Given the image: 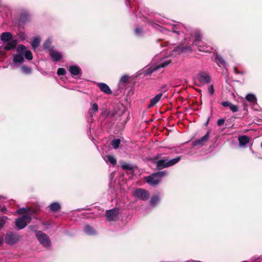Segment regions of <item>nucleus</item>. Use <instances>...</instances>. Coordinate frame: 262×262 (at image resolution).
<instances>
[{"label":"nucleus","instance_id":"obj_1","mask_svg":"<svg viewBox=\"0 0 262 262\" xmlns=\"http://www.w3.org/2000/svg\"><path fill=\"white\" fill-rule=\"evenodd\" d=\"M191 37L195 38L192 44L188 42L187 39L186 38L182 45L176 47L171 51V56H175L181 53L189 52L192 51V46L193 45L197 46L200 51L208 52L211 50L212 48L210 46H207L201 41V34L199 31L195 32L194 34L191 35Z\"/></svg>","mask_w":262,"mask_h":262},{"label":"nucleus","instance_id":"obj_2","mask_svg":"<svg viewBox=\"0 0 262 262\" xmlns=\"http://www.w3.org/2000/svg\"><path fill=\"white\" fill-rule=\"evenodd\" d=\"M149 24L155 28L159 27V29L164 33H167L168 32L171 31L172 32L175 33L178 35L180 34L181 31L179 30L180 29V28L182 27V25L180 24H166V27L164 28L160 27L159 25L150 21H149Z\"/></svg>","mask_w":262,"mask_h":262},{"label":"nucleus","instance_id":"obj_3","mask_svg":"<svg viewBox=\"0 0 262 262\" xmlns=\"http://www.w3.org/2000/svg\"><path fill=\"white\" fill-rule=\"evenodd\" d=\"M167 174L166 171H161L154 173L146 178V182L152 186L158 185L161 179Z\"/></svg>","mask_w":262,"mask_h":262},{"label":"nucleus","instance_id":"obj_4","mask_svg":"<svg viewBox=\"0 0 262 262\" xmlns=\"http://www.w3.org/2000/svg\"><path fill=\"white\" fill-rule=\"evenodd\" d=\"M180 159V157H178L170 160H168L167 159H160L156 162L157 168L158 169H162L165 168L172 166L178 163Z\"/></svg>","mask_w":262,"mask_h":262},{"label":"nucleus","instance_id":"obj_5","mask_svg":"<svg viewBox=\"0 0 262 262\" xmlns=\"http://www.w3.org/2000/svg\"><path fill=\"white\" fill-rule=\"evenodd\" d=\"M12 35L10 32H5L1 34V39L2 41L4 42L9 41V42L4 47L5 50H10L15 47L16 42L15 40H12Z\"/></svg>","mask_w":262,"mask_h":262},{"label":"nucleus","instance_id":"obj_6","mask_svg":"<svg viewBox=\"0 0 262 262\" xmlns=\"http://www.w3.org/2000/svg\"><path fill=\"white\" fill-rule=\"evenodd\" d=\"M31 221V217L29 215H25L18 217L15 221V225L18 229L24 228Z\"/></svg>","mask_w":262,"mask_h":262},{"label":"nucleus","instance_id":"obj_7","mask_svg":"<svg viewBox=\"0 0 262 262\" xmlns=\"http://www.w3.org/2000/svg\"><path fill=\"white\" fill-rule=\"evenodd\" d=\"M36 236L39 243L45 247H48L51 246V242L49 236L42 231H37L36 232Z\"/></svg>","mask_w":262,"mask_h":262},{"label":"nucleus","instance_id":"obj_8","mask_svg":"<svg viewBox=\"0 0 262 262\" xmlns=\"http://www.w3.org/2000/svg\"><path fill=\"white\" fill-rule=\"evenodd\" d=\"M133 195L135 198L144 201L147 200L150 195L148 191L142 188L135 189L134 191Z\"/></svg>","mask_w":262,"mask_h":262},{"label":"nucleus","instance_id":"obj_9","mask_svg":"<svg viewBox=\"0 0 262 262\" xmlns=\"http://www.w3.org/2000/svg\"><path fill=\"white\" fill-rule=\"evenodd\" d=\"M170 62V60L168 59L167 57L162 58L159 61V63L154 68L150 69L149 73H152L154 71L157 70L161 68H164L168 65Z\"/></svg>","mask_w":262,"mask_h":262},{"label":"nucleus","instance_id":"obj_10","mask_svg":"<svg viewBox=\"0 0 262 262\" xmlns=\"http://www.w3.org/2000/svg\"><path fill=\"white\" fill-rule=\"evenodd\" d=\"M19 239V236L17 234L12 233H9L6 234L5 237V242L9 245H13Z\"/></svg>","mask_w":262,"mask_h":262},{"label":"nucleus","instance_id":"obj_11","mask_svg":"<svg viewBox=\"0 0 262 262\" xmlns=\"http://www.w3.org/2000/svg\"><path fill=\"white\" fill-rule=\"evenodd\" d=\"M69 71L72 75V77L80 76L82 74V70L77 65H73L69 66Z\"/></svg>","mask_w":262,"mask_h":262},{"label":"nucleus","instance_id":"obj_12","mask_svg":"<svg viewBox=\"0 0 262 262\" xmlns=\"http://www.w3.org/2000/svg\"><path fill=\"white\" fill-rule=\"evenodd\" d=\"M119 213V210L117 208H114L113 209L107 210L106 212V215L108 221L115 220Z\"/></svg>","mask_w":262,"mask_h":262},{"label":"nucleus","instance_id":"obj_13","mask_svg":"<svg viewBox=\"0 0 262 262\" xmlns=\"http://www.w3.org/2000/svg\"><path fill=\"white\" fill-rule=\"evenodd\" d=\"M198 80L202 84H206L210 82V78L207 73L204 72H201L198 74Z\"/></svg>","mask_w":262,"mask_h":262},{"label":"nucleus","instance_id":"obj_14","mask_svg":"<svg viewBox=\"0 0 262 262\" xmlns=\"http://www.w3.org/2000/svg\"><path fill=\"white\" fill-rule=\"evenodd\" d=\"M49 54L54 61H58L62 57V54L56 50H51Z\"/></svg>","mask_w":262,"mask_h":262},{"label":"nucleus","instance_id":"obj_15","mask_svg":"<svg viewBox=\"0 0 262 262\" xmlns=\"http://www.w3.org/2000/svg\"><path fill=\"white\" fill-rule=\"evenodd\" d=\"M163 96V93H160L157 95H156L154 97L151 99L150 103L148 105V108H151L154 106L156 105L161 99L162 97Z\"/></svg>","mask_w":262,"mask_h":262},{"label":"nucleus","instance_id":"obj_16","mask_svg":"<svg viewBox=\"0 0 262 262\" xmlns=\"http://www.w3.org/2000/svg\"><path fill=\"white\" fill-rule=\"evenodd\" d=\"M238 140L239 142V146L245 148L246 147V145L249 143L250 138L247 136L243 135L239 137L238 138Z\"/></svg>","mask_w":262,"mask_h":262},{"label":"nucleus","instance_id":"obj_17","mask_svg":"<svg viewBox=\"0 0 262 262\" xmlns=\"http://www.w3.org/2000/svg\"><path fill=\"white\" fill-rule=\"evenodd\" d=\"M98 106L96 103H91V108L88 111V116L92 118L94 115L98 112Z\"/></svg>","mask_w":262,"mask_h":262},{"label":"nucleus","instance_id":"obj_18","mask_svg":"<svg viewBox=\"0 0 262 262\" xmlns=\"http://www.w3.org/2000/svg\"><path fill=\"white\" fill-rule=\"evenodd\" d=\"M209 138V134L208 132L204 136L201 138L196 140L193 142L194 146H197L199 145H203Z\"/></svg>","mask_w":262,"mask_h":262},{"label":"nucleus","instance_id":"obj_19","mask_svg":"<svg viewBox=\"0 0 262 262\" xmlns=\"http://www.w3.org/2000/svg\"><path fill=\"white\" fill-rule=\"evenodd\" d=\"M98 86L101 91L107 94H112V92L110 87L104 83H99Z\"/></svg>","mask_w":262,"mask_h":262},{"label":"nucleus","instance_id":"obj_20","mask_svg":"<svg viewBox=\"0 0 262 262\" xmlns=\"http://www.w3.org/2000/svg\"><path fill=\"white\" fill-rule=\"evenodd\" d=\"M160 194H156L151 197L150 201V205L152 207L156 206L160 201Z\"/></svg>","mask_w":262,"mask_h":262},{"label":"nucleus","instance_id":"obj_21","mask_svg":"<svg viewBox=\"0 0 262 262\" xmlns=\"http://www.w3.org/2000/svg\"><path fill=\"white\" fill-rule=\"evenodd\" d=\"M104 160L106 162H110L111 164L115 165L117 163V161L115 158L111 155L106 156L104 158Z\"/></svg>","mask_w":262,"mask_h":262},{"label":"nucleus","instance_id":"obj_22","mask_svg":"<svg viewBox=\"0 0 262 262\" xmlns=\"http://www.w3.org/2000/svg\"><path fill=\"white\" fill-rule=\"evenodd\" d=\"M246 100L251 103H255L257 99L255 95L253 94L249 93L246 96Z\"/></svg>","mask_w":262,"mask_h":262},{"label":"nucleus","instance_id":"obj_23","mask_svg":"<svg viewBox=\"0 0 262 262\" xmlns=\"http://www.w3.org/2000/svg\"><path fill=\"white\" fill-rule=\"evenodd\" d=\"M24 59L23 55L16 54L14 56L13 61L15 63H21L24 62Z\"/></svg>","mask_w":262,"mask_h":262},{"label":"nucleus","instance_id":"obj_24","mask_svg":"<svg viewBox=\"0 0 262 262\" xmlns=\"http://www.w3.org/2000/svg\"><path fill=\"white\" fill-rule=\"evenodd\" d=\"M84 230V232L89 235H94L96 233L95 230L89 225H86Z\"/></svg>","mask_w":262,"mask_h":262},{"label":"nucleus","instance_id":"obj_25","mask_svg":"<svg viewBox=\"0 0 262 262\" xmlns=\"http://www.w3.org/2000/svg\"><path fill=\"white\" fill-rule=\"evenodd\" d=\"M52 211H57L60 208V205L59 203L54 202L52 203L49 207Z\"/></svg>","mask_w":262,"mask_h":262},{"label":"nucleus","instance_id":"obj_26","mask_svg":"<svg viewBox=\"0 0 262 262\" xmlns=\"http://www.w3.org/2000/svg\"><path fill=\"white\" fill-rule=\"evenodd\" d=\"M216 62L220 67L224 68L226 66V62L224 59L220 56H217Z\"/></svg>","mask_w":262,"mask_h":262},{"label":"nucleus","instance_id":"obj_27","mask_svg":"<svg viewBox=\"0 0 262 262\" xmlns=\"http://www.w3.org/2000/svg\"><path fill=\"white\" fill-rule=\"evenodd\" d=\"M40 40L38 37L34 38L32 42V43H31L32 48L34 49H35L36 48H37L38 47V46L40 43Z\"/></svg>","mask_w":262,"mask_h":262},{"label":"nucleus","instance_id":"obj_28","mask_svg":"<svg viewBox=\"0 0 262 262\" xmlns=\"http://www.w3.org/2000/svg\"><path fill=\"white\" fill-rule=\"evenodd\" d=\"M120 142V139H115L112 141L111 145L114 149H117L119 147Z\"/></svg>","mask_w":262,"mask_h":262},{"label":"nucleus","instance_id":"obj_29","mask_svg":"<svg viewBox=\"0 0 262 262\" xmlns=\"http://www.w3.org/2000/svg\"><path fill=\"white\" fill-rule=\"evenodd\" d=\"M21 71L25 74H30L32 72V69L25 65L21 67Z\"/></svg>","mask_w":262,"mask_h":262},{"label":"nucleus","instance_id":"obj_30","mask_svg":"<svg viewBox=\"0 0 262 262\" xmlns=\"http://www.w3.org/2000/svg\"><path fill=\"white\" fill-rule=\"evenodd\" d=\"M51 41L50 39H48L46 40L43 45L44 49L51 50Z\"/></svg>","mask_w":262,"mask_h":262},{"label":"nucleus","instance_id":"obj_31","mask_svg":"<svg viewBox=\"0 0 262 262\" xmlns=\"http://www.w3.org/2000/svg\"><path fill=\"white\" fill-rule=\"evenodd\" d=\"M24 54L25 55L26 58L28 60H31L32 59L33 56L31 51H25V52L24 53Z\"/></svg>","mask_w":262,"mask_h":262},{"label":"nucleus","instance_id":"obj_32","mask_svg":"<svg viewBox=\"0 0 262 262\" xmlns=\"http://www.w3.org/2000/svg\"><path fill=\"white\" fill-rule=\"evenodd\" d=\"M123 169L130 170L132 169V166L130 164L127 163H124L121 165Z\"/></svg>","mask_w":262,"mask_h":262},{"label":"nucleus","instance_id":"obj_33","mask_svg":"<svg viewBox=\"0 0 262 262\" xmlns=\"http://www.w3.org/2000/svg\"><path fill=\"white\" fill-rule=\"evenodd\" d=\"M135 34L137 36H141L143 34V31L141 28L137 27L135 29Z\"/></svg>","mask_w":262,"mask_h":262},{"label":"nucleus","instance_id":"obj_34","mask_svg":"<svg viewBox=\"0 0 262 262\" xmlns=\"http://www.w3.org/2000/svg\"><path fill=\"white\" fill-rule=\"evenodd\" d=\"M7 219V217L5 216H3L0 217V228L3 227L4 224H5L6 221Z\"/></svg>","mask_w":262,"mask_h":262},{"label":"nucleus","instance_id":"obj_35","mask_svg":"<svg viewBox=\"0 0 262 262\" xmlns=\"http://www.w3.org/2000/svg\"><path fill=\"white\" fill-rule=\"evenodd\" d=\"M58 75H64L66 73V70L64 68H59L57 72Z\"/></svg>","mask_w":262,"mask_h":262},{"label":"nucleus","instance_id":"obj_36","mask_svg":"<svg viewBox=\"0 0 262 262\" xmlns=\"http://www.w3.org/2000/svg\"><path fill=\"white\" fill-rule=\"evenodd\" d=\"M28 210H27V208H21L20 209H19L18 210H17L16 211V213L18 214H23L25 212H27Z\"/></svg>","mask_w":262,"mask_h":262},{"label":"nucleus","instance_id":"obj_37","mask_svg":"<svg viewBox=\"0 0 262 262\" xmlns=\"http://www.w3.org/2000/svg\"><path fill=\"white\" fill-rule=\"evenodd\" d=\"M25 47L23 45H19L17 47V51L20 52L21 53L24 54L23 52H25Z\"/></svg>","mask_w":262,"mask_h":262},{"label":"nucleus","instance_id":"obj_38","mask_svg":"<svg viewBox=\"0 0 262 262\" xmlns=\"http://www.w3.org/2000/svg\"><path fill=\"white\" fill-rule=\"evenodd\" d=\"M229 108L233 113L236 112L238 111V107L236 105H234L233 104H231Z\"/></svg>","mask_w":262,"mask_h":262},{"label":"nucleus","instance_id":"obj_39","mask_svg":"<svg viewBox=\"0 0 262 262\" xmlns=\"http://www.w3.org/2000/svg\"><path fill=\"white\" fill-rule=\"evenodd\" d=\"M231 104L232 103L228 101H223L221 103V104L224 107H230Z\"/></svg>","mask_w":262,"mask_h":262},{"label":"nucleus","instance_id":"obj_40","mask_svg":"<svg viewBox=\"0 0 262 262\" xmlns=\"http://www.w3.org/2000/svg\"><path fill=\"white\" fill-rule=\"evenodd\" d=\"M128 79V77L127 76L124 75L121 78L120 82H122V83H125L127 81Z\"/></svg>","mask_w":262,"mask_h":262},{"label":"nucleus","instance_id":"obj_41","mask_svg":"<svg viewBox=\"0 0 262 262\" xmlns=\"http://www.w3.org/2000/svg\"><path fill=\"white\" fill-rule=\"evenodd\" d=\"M225 123V119H220L218 120L217 122V124L218 126H222Z\"/></svg>","mask_w":262,"mask_h":262},{"label":"nucleus","instance_id":"obj_42","mask_svg":"<svg viewBox=\"0 0 262 262\" xmlns=\"http://www.w3.org/2000/svg\"><path fill=\"white\" fill-rule=\"evenodd\" d=\"M208 92L211 94L213 95L214 93V88L212 85L209 86L208 89Z\"/></svg>","mask_w":262,"mask_h":262},{"label":"nucleus","instance_id":"obj_43","mask_svg":"<svg viewBox=\"0 0 262 262\" xmlns=\"http://www.w3.org/2000/svg\"><path fill=\"white\" fill-rule=\"evenodd\" d=\"M160 91L162 92L161 93H163V94L166 92L167 91V89H166V85H164L162 86L160 89Z\"/></svg>","mask_w":262,"mask_h":262},{"label":"nucleus","instance_id":"obj_44","mask_svg":"<svg viewBox=\"0 0 262 262\" xmlns=\"http://www.w3.org/2000/svg\"><path fill=\"white\" fill-rule=\"evenodd\" d=\"M0 211L3 213H6L7 209L6 207L4 206L1 208Z\"/></svg>","mask_w":262,"mask_h":262},{"label":"nucleus","instance_id":"obj_45","mask_svg":"<svg viewBox=\"0 0 262 262\" xmlns=\"http://www.w3.org/2000/svg\"><path fill=\"white\" fill-rule=\"evenodd\" d=\"M234 71L235 73H236V74H239V73H241V74H244V72H242V73H240V72L238 71V70H237V68H235L234 69Z\"/></svg>","mask_w":262,"mask_h":262},{"label":"nucleus","instance_id":"obj_46","mask_svg":"<svg viewBox=\"0 0 262 262\" xmlns=\"http://www.w3.org/2000/svg\"><path fill=\"white\" fill-rule=\"evenodd\" d=\"M4 239L3 237L1 235H0V245H2L3 243Z\"/></svg>","mask_w":262,"mask_h":262},{"label":"nucleus","instance_id":"obj_47","mask_svg":"<svg viewBox=\"0 0 262 262\" xmlns=\"http://www.w3.org/2000/svg\"><path fill=\"white\" fill-rule=\"evenodd\" d=\"M2 198V196H1L0 195V199H1Z\"/></svg>","mask_w":262,"mask_h":262},{"label":"nucleus","instance_id":"obj_48","mask_svg":"<svg viewBox=\"0 0 262 262\" xmlns=\"http://www.w3.org/2000/svg\"><path fill=\"white\" fill-rule=\"evenodd\" d=\"M261 147H262V142H261Z\"/></svg>","mask_w":262,"mask_h":262}]
</instances>
